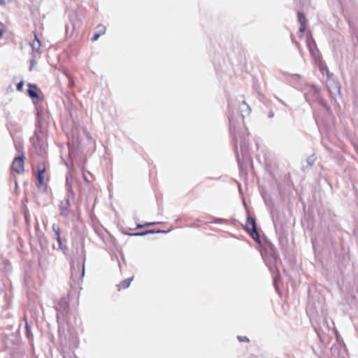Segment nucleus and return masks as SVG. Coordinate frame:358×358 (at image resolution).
Instances as JSON below:
<instances>
[{
  "mask_svg": "<svg viewBox=\"0 0 358 358\" xmlns=\"http://www.w3.org/2000/svg\"><path fill=\"white\" fill-rule=\"evenodd\" d=\"M45 166L43 165H39L38 167L37 180L39 185H42L44 183L45 178Z\"/></svg>",
  "mask_w": 358,
  "mask_h": 358,
  "instance_id": "obj_10",
  "label": "nucleus"
},
{
  "mask_svg": "<svg viewBox=\"0 0 358 358\" xmlns=\"http://www.w3.org/2000/svg\"><path fill=\"white\" fill-rule=\"evenodd\" d=\"M273 285L276 291L279 290V285L280 282V276L279 274V270H275V272L273 273Z\"/></svg>",
  "mask_w": 358,
  "mask_h": 358,
  "instance_id": "obj_16",
  "label": "nucleus"
},
{
  "mask_svg": "<svg viewBox=\"0 0 358 358\" xmlns=\"http://www.w3.org/2000/svg\"><path fill=\"white\" fill-rule=\"evenodd\" d=\"M291 40H292V42L294 44H295V43H296V42H297V41H296V40L295 39V37L294 36V35H293V34H292V35H291Z\"/></svg>",
  "mask_w": 358,
  "mask_h": 358,
  "instance_id": "obj_28",
  "label": "nucleus"
},
{
  "mask_svg": "<svg viewBox=\"0 0 358 358\" xmlns=\"http://www.w3.org/2000/svg\"><path fill=\"white\" fill-rule=\"evenodd\" d=\"M36 64V61L32 59L31 61V65H30V67H29V70L31 71L32 70V68L34 66V65Z\"/></svg>",
  "mask_w": 358,
  "mask_h": 358,
  "instance_id": "obj_26",
  "label": "nucleus"
},
{
  "mask_svg": "<svg viewBox=\"0 0 358 358\" xmlns=\"http://www.w3.org/2000/svg\"><path fill=\"white\" fill-rule=\"evenodd\" d=\"M69 308V305L67 301L65 299H62L57 305L56 310L57 311V318L63 317L65 313L67 312Z\"/></svg>",
  "mask_w": 358,
  "mask_h": 358,
  "instance_id": "obj_5",
  "label": "nucleus"
},
{
  "mask_svg": "<svg viewBox=\"0 0 358 358\" xmlns=\"http://www.w3.org/2000/svg\"><path fill=\"white\" fill-rule=\"evenodd\" d=\"M312 91L317 96V103L322 106L327 111H330V106L321 97L320 90L316 87L315 85H312Z\"/></svg>",
  "mask_w": 358,
  "mask_h": 358,
  "instance_id": "obj_7",
  "label": "nucleus"
},
{
  "mask_svg": "<svg viewBox=\"0 0 358 358\" xmlns=\"http://www.w3.org/2000/svg\"><path fill=\"white\" fill-rule=\"evenodd\" d=\"M64 358H66V357H64Z\"/></svg>",
  "mask_w": 358,
  "mask_h": 358,
  "instance_id": "obj_35",
  "label": "nucleus"
},
{
  "mask_svg": "<svg viewBox=\"0 0 358 358\" xmlns=\"http://www.w3.org/2000/svg\"><path fill=\"white\" fill-rule=\"evenodd\" d=\"M88 171H85V169H83V179L88 182V180H87V174H88Z\"/></svg>",
  "mask_w": 358,
  "mask_h": 358,
  "instance_id": "obj_21",
  "label": "nucleus"
},
{
  "mask_svg": "<svg viewBox=\"0 0 358 358\" xmlns=\"http://www.w3.org/2000/svg\"><path fill=\"white\" fill-rule=\"evenodd\" d=\"M298 21L300 24L299 33L300 37L303 36L306 30V18L303 13L299 11L297 13Z\"/></svg>",
  "mask_w": 358,
  "mask_h": 358,
  "instance_id": "obj_6",
  "label": "nucleus"
},
{
  "mask_svg": "<svg viewBox=\"0 0 358 358\" xmlns=\"http://www.w3.org/2000/svg\"><path fill=\"white\" fill-rule=\"evenodd\" d=\"M317 64H318L320 71L322 74L326 73L328 78H330L331 76H333L332 73H329L327 66L322 62L320 58L318 59V62Z\"/></svg>",
  "mask_w": 358,
  "mask_h": 358,
  "instance_id": "obj_14",
  "label": "nucleus"
},
{
  "mask_svg": "<svg viewBox=\"0 0 358 358\" xmlns=\"http://www.w3.org/2000/svg\"><path fill=\"white\" fill-rule=\"evenodd\" d=\"M31 46L33 50H34V51H36L37 52H39V50H40V48H41V42L38 40V38H37L36 34H34V39L31 42Z\"/></svg>",
  "mask_w": 358,
  "mask_h": 358,
  "instance_id": "obj_19",
  "label": "nucleus"
},
{
  "mask_svg": "<svg viewBox=\"0 0 358 358\" xmlns=\"http://www.w3.org/2000/svg\"><path fill=\"white\" fill-rule=\"evenodd\" d=\"M315 159L313 155L312 156H310L308 159H307V163L308 164L309 166H313V164L315 163Z\"/></svg>",
  "mask_w": 358,
  "mask_h": 358,
  "instance_id": "obj_20",
  "label": "nucleus"
},
{
  "mask_svg": "<svg viewBox=\"0 0 358 358\" xmlns=\"http://www.w3.org/2000/svg\"><path fill=\"white\" fill-rule=\"evenodd\" d=\"M245 230L255 241L260 242V237L256 228L255 220L253 217L250 216L247 217Z\"/></svg>",
  "mask_w": 358,
  "mask_h": 358,
  "instance_id": "obj_2",
  "label": "nucleus"
},
{
  "mask_svg": "<svg viewBox=\"0 0 358 358\" xmlns=\"http://www.w3.org/2000/svg\"><path fill=\"white\" fill-rule=\"evenodd\" d=\"M305 98L309 104H312L313 102H317V96L312 91V86L309 91L305 94Z\"/></svg>",
  "mask_w": 358,
  "mask_h": 358,
  "instance_id": "obj_9",
  "label": "nucleus"
},
{
  "mask_svg": "<svg viewBox=\"0 0 358 358\" xmlns=\"http://www.w3.org/2000/svg\"><path fill=\"white\" fill-rule=\"evenodd\" d=\"M70 205L69 199L67 198L65 201H62L60 205L61 215L66 216L69 213L68 208Z\"/></svg>",
  "mask_w": 358,
  "mask_h": 358,
  "instance_id": "obj_13",
  "label": "nucleus"
},
{
  "mask_svg": "<svg viewBox=\"0 0 358 358\" xmlns=\"http://www.w3.org/2000/svg\"><path fill=\"white\" fill-rule=\"evenodd\" d=\"M224 221V219H222V218H215L213 221L214 223H216V224H221Z\"/></svg>",
  "mask_w": 358,
  "mask_h": 358,
  "instance_id": "obj_25",
  "label": "nucleus"
},
{
  "mask_svg": "<svg viewBox=\"0 0 358 358\" xmlns=\"http://www.w3.org/2000/svg\"><path fill=\"white\" fill-rule=\"evenodd\" d=\"M23 86H24V83L22 81L20 82L17 85V90L18 91H22L23 90Z\"/></svg>",
  "mask_w": 358,
  "mask_h": 358,
  "instance_id": "obj_23",
  "label": "nucleus"
},
{
  "mask_svg": "<svg viewBox=\"0 0 358 358\" xmlns=\"http://www.w3.org/2000/svg\"><path fill=\"white\" fill-rule=\"evenodd\" d=\"M240 342L249 341V339L245 336H238Z\"/></svg>",
  "mask_w": 358,
  "mask_h": 358,
  "instance_id": "obj_24",
  "label": "nucleus"
},
{
  "mask_svg": "<svg viewBox=\"0 0 358 358\" xmlns=\"http://www.w3.org/2000/svg\"><path fill=\"white\" fill-rule=\"evenodd\" d=\"M241 114L238 117L239 121L243 122L244 121V114L243 113H246L247 114H250V107L246 103V102L243 100L241 103Z\"/></svg>",
  "mask_w": 358,
  "mask_h": 358,
  "instance_id": "obj_11",
  "label": "nucleus"
},
{
  "mask_svg": "<svg viewBox=\"0 0 358 358\" xmlns=\"http://www.w3.org/2000/svg\"><path fill=\"white\" fill-rule=\"evenodd\" d=\"M24 161L23 157H15L12 164V169L17 173L24 172Z\"/></svg>",
  "mask_w": 358,
  "mask_h": 358,
  "instance_id": "obj_4",
  "label": "nucleus"
},
{
  "mask_svg": "<svg viewBox=\"0 0 358 358\" xmlns=\"http://www.w3.org/2000/svg\"><path fill=\"white\" fill-rule=\"evenodd\" d=\"M134 276L128 278L122 281H121L118 285L119 289H126L129 287L131 282L133 280Z\"/></svg>",
  "mask_w": 358,
  "mask_h": 358,
  "instance_id": "obj_17",
  "label": "nucleus"
},
{
  "mask_svg": "<svg viewBox=\"0 0 358 358\" xmlns=\"http://www.w3.org/2000/svg\"><path fill=\"white\" fill-rule=\"evenodd\" d=\"M164 232H165V231H162V230L150 229V230H146L145 231L129 234V235L133 236H145V235L150 234H158V233H164Z\"/></svg>",
  "mask_w": 358,
  "mask_h": 358,
  "instance_id": "obj_12",
  "label": "nucleus"
},
{
  "mask_svg": "<svg viewBox=\"0 0 358 358\" xmlns=\"http://www.w3.org/2000/svg\"><path fill=\"white\" fill-rule=\"evenodd\" d=\"M143 227H144L143 224H138L136 226V229H141V228H143Z\"/></svg>",
  "mask_w": 358,
  "mask_h": 358,
  "instance_id": "obj_32",
  "label": "nucleus"
},
{
  "mask_svg": "<svg viewBox=\"0 0 358 358\" xmlns=\"http://www.w3.org/2000/svg\"><path fill=\"white\" fill-rule=\"evenodd\" d=\"M28 94L32 99H39L38 94H37V87L36 85L31 84L29 85Z\"/></svg>",
  "mask_w": 358,
  "mask_h": 358,
  "instance_id": "obj_15",
  "label": "nucleus"
},
{
  "mask_svg": "<svg viewBox=\"0 0 358 358\" xmlns=\"http://www.w3.org/2000/svg\"><path fill=\"white\" fill-rule=\"evenodd\" d=\"M12 0H0V6H5L8 3L11 2Z\"/></svg>",
  "mask_w": 358,
  "mask_h": 358,
  "instance_id": "obj_22",
  "label": "nucleus"
},
{
  "mask_svg": "<svg viewBox=\"0 0 358 358\" xmlns=\"http://www.w3.org/2000/svg\"><path fill=\"white\" fill-rule=\"evenodd\" d=\"M52 230L54 231L55 232V236H56V239L59 243V245L60 247V248H62V239H61V237H60V231H59V227L54 224L52 225Z\"/></svg>",
  "mask_w": 358,
  "mask_h": 358,
  "instance_id": "obj_18",
  "label": "nucleus"
},
{
  "mask_svg": "<svg viewBox=\"0 0 358 358\" xmlns=\"http://www.w3.org/2000/svg\"><path fill=\"white\" fill-rule=\"evenodd\" d=\"M297 48L301 51V46L300 45V43L299 42H296L295 44H294Z\"/></svg>",
  "mask_w": 358,
  "mask_h": 358,
  "instance_id": "obj_29",
  "label": "nucleus"
},
{
  "mask_svg": "<svg viewBox=\"0 0 358 358\" xmlns=\"http://www.w3.org/2000/svg\"><path fill=\"white\" fill-rule=\"evenodd\" d=\"M280 101L281 102V103L285 105V103L282 101L280 100Z\"/></svg>",
  "mask_w": 358,
  "mask_h": 358,
  "instance_id": "obj_33",
  "label": "nucleus"
},
{
  "mask_svg": "<svg viewBox=\"0 0 358 358\" xmlns=\"http://www.w3.org/2000/svg\"><path fill=\"white\" fill-rule=\"evenodd\" d=\"M106 32V27L102 24H99L96 27V32L94 33L93 37L91 38V41H96L101 35H103Z\"/></svg>",
  "mask_w": 358,
  "mask_h": 358,
  "instance_id": "obj_8",
  "label": "nucleus"
},
{
  "mask_svg": "<svg viewBox=\"0 0 358 358\" xmlns=\"http://www.w3.org/2000/svg\"><path fill=\"white\" fill-rule=\"evenodd\" d=\"M78 271H80V275H81L82 276L84 275L85 274V269H83V270H78Z\"/></svg>",
  "mask_w": 358,
  "mask_h": 358,
  "instance_id": "obj_31",
  "label": "nucleus"
},
{
  "mask_svg": "<svg viewBox=\"0 0 358 358\" xmlns=\"http://www.w3.org/2000/svg\"><path fill=\"white\" fill-rule=\"evenodd\" d=\"M228 118L230 131L234 139L237 162L239 168L242 169L245 161L249 159V148L247 140L249 134L246 128L237 125L236 121L230 113Z\"/></svg>",
  "mask_w": 358,
  "mask_h": 358,
  "instance_id": "obj_1",
  "label": "nucleus"
},
{
  "mask_svg": "<svg viewBox=\"0 0 358 358\" xmlns=\"http://www.w3.org/2000/svg\"><path fill=\"white\" fill-rule=\"evenodd\" d=\"M306 45L310 55L313 57L315 62H318V59L320 58L319 55V50L317 48L316 43L311 36H309L306 38Z\"/></svg>",
  "mask_w": 358,
  "mask_h": 358,
  "instance_id": "obj_3",
  "label": "nucleus"
},
{
  "mask_svg": "<svg viewBox=\"0 0 358 358\" xmlns=\"http://www.w3.org/2000/svg\"><path fill=\"white\" fill-rule=\"evenodd\" d=\"M154 224H155V222H145V224H143V226L144 227H146L149 226H152Z\"/></svg>",
  "mask_w": 358,
  "mask_h": 358,
  "instance_id": "obj_27",
  "label": "nucleus"
},
{
  "mask_svg": "<svg viewBox=\"0 0 358 358\" xmlns=\"http://www.w3.org/2000/svg\"><path fill=\"white\" fill-rule=\"evenodd\" d=\"M229 107L231 108V103H229Z\"/></svg>",
  "mask_w": 358,
  "mask_h": 358,
  "instance_id": "obj_34",
  "label": "nucleus"
},
{
  "mask_svg": "<svg viewBox=\"0 0 358 358\" xmlns=\"http://www.w3.org/2000/svg\"><path fill=\"white\" fill-rule=\"evenodd\" d=\"M273 116H274V113H273L272 110H271V111L269 112V113H268V117L271 118V117H273Z\"/></svg>",
  "mask_w": 358,
  "mask_h": 358,
  "instance_id": "obj_30",
  "label": "nucleus"
}]
</instances>
